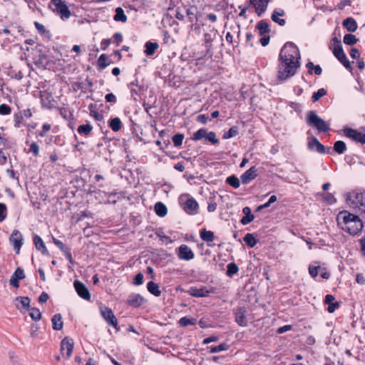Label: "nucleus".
I'll return each mask as SVG.
<instances>
[{
    "label": "nucleus",
    "instance_id": "obj_45",
    "mask_svg": "<svg viewBox=\"0 0 365 365\" xmlns=\"http://www.w3.org/2000/svg\"><path fill=\"white\" fill-rule=\"evenodd\" d=\"M227 349V344H221L218 346H213L210 349V353H217L223 350Z\"/></svg>",
    "mask_w": 365,
    "mask_h": 365
},
{
    "label": "nucleus",
    "instance_id": "obj_38",
    "mask_svg": "<svg viewBox=\"0 0 365 365\" xmlns=\"http://www.w3.org/2000/svg\"><path fill=\"white\" fill-rule=\"evenodd\" d=\"M343 41L345 44L352 46L358 41V38L352 34H345L343 38Z\"/></svg>",
    "mask_w": 365,
    "mask_h": 365
},
{
    "label": "nucleus",
    "instance_id": "obj_5",
    "mask_svg": "<svg viewBox=\"0 0 365 365\" xmlns=\"http://www.w3.org/2000/svg\"><path fill=\"white\" fill-rule=\"evenodd\" d=\"M334 42L333 53L334 56L344 65V66L349 71L352 70V67L349 61L344 50L342 48L341 42L339 38L334 37L332 39Z\"/></svg>",
    "mask_w": 365,
    "mask_h": 365
},
{
    "label": "nucleus",
    "instance_id": "obj_27",
    "mask_svg": "<svg viewBox=\"0 0 365 365\" xmlns=\"http://www.w3.org/2000/svg\"><path fill=\"white\" fill-rule=\"evenodd\" d=\"M145 53L147 56H153L158 48L159 45L157 42L148 41L145 43Z\"/></svg>",
    "mask_w": 365,
    "mask_h": 365
},
{
    "label": "nucleus",
    "instance_id": "obj_46",
    "mask_svg": "<svg viewBox=\"0 0 365 365\" xmlns=\"http://www.w3.org/2000/svg\"><path fill=\"white\" fill-rule=\"evenodd\" d=\"M14 277H15L16 279H23L25 278V274H24V272L22 269L21 268H17L16 269V271L14 272L13 276Z\"/></svg>",
    "mask_w": 365,
    "mask_h": 365
},
{
    "label": "nucleus",
    "instance_id": "obj_64",
    "mask_svg": "<svg viewBox=\"0 0 365 365\" xmlns=\"http://www.w3.org/2000/svg\"><path fill=\"white\" fill-rule=\"evenodd\" d=\"M197 120L202 124H205L207 122V118L205 115L200 114L197 115Z\"/></svg>",
    "mask_w": 365,
    "mask_h": 365
},
{
    "label": "nucleus",
    "instance_id": "obj_16",
    "mask_svg": "<svg viewBox=\"0 0 365 365\" xmlns=\"http://www.w3.org/2000/svg\"><path fill=\"white\" fill-rule=\"evenodd\" d=\"M188 294L195 297H207L210 293L212 292V290L207 289L205 287L201 288H197L192 287L187 291Z\"/></svg>",
    "mask_w": 365,
    "mask_h": 365
},
{
    "label": "nucleus",
    "instance_id": "obj_54",
    "mask_svg": "<svg viewBox=\"0 0 365 365\" xmlns=\"http://www.w3.org/2000/svg\"><path fill=\"white\" fill-rule=\"evenodd\" d=\"M238 267L235 263H230V277L236 274L238 272Z\"/></svg>",
    "mask_w": 365,
    "mask_h": 365
},
{
    "label": "nucleus",
    "instance_id": "obj_53",
    "mask_svg": "<svg viewBox=\"0 0 365 365\" xmlns=\"http://www.w3.org/2000/svg\"><path fill=\"white\" fill-rule=\"evenodd\" d=\"M105 99L108 103H115L117 101L115 96L112 93L106 94Z\"/></svg>",
    "mask_w": 365,
    "mask_h": 365
},
{
    "label": "nucleus",
    "instance_id": "obj_19",
    "mask_svg": "<svg viewBox=\"0 0 365 365\" xmlns=\"http://www.w3.org/2000/svg\"><path fill=\"white\" fill-rule=\"evenodd\" d=\"M309 148L311 150H315L317 152L321 154L326 153V148L322 145L316 138H313L308 143Z\"/></svg>",
    "mask_w": 365,
    "mask_h": 365
},
{
    "label": "nucleus",
    "instance_id": "obj_58",
    "mask_svg": "<svg viewBox=\"0 0 365 365\" xmlns=\"http://www.w3.org/2000/svg\"><path fill=\"white\" fill-rule=\"evenodd\" d=\"M51 129V125L48 123H45L43 125L42 131L39 133V135L41 137H44L46 135V133Z\"/></svg>",
    "mask_w": 365,
    "mask_h": 365
},
{
    "label": "nucleus",
    "instance_id": "obj_57",
    "mask_svg": "<svg viewBox=\"0 0 365 365\" xmlns=\"http://www.w3.org/2000/svg\"><path fill=\"white\" fill-rule=\"evenodd\" d=\"M339 307V302H333L331 304H329L327 308V311L329 313H332L334 312V310Z\"/></svg>",
    "mask_w": 365,
    "mask_h": 365
},
{
    "label": "nucleus",
    "instance_id": "obj_6",
    "mask_svg": "<svg viewBox=\"0 0 365 365\" xmlns=\"http://www.w3.org/2000/svg\"><path fill=\"white\" fill-rule=\"evenodd\" d=\"M51 4L54 6V8H52L51 6H49V7L53 12L59 14L62 19H68L71 16V11L64 1L62 0H51Z\"/></svg>",
    "mask_w": 365,
    "mask_h": 365
},
{
    "label": "nucleus",
    "instance_id": "obj_39",
    "mask_svg": "<svg viewBox=\"0 0 365 365\" xmlns=\"http://www.w3.org/2000/svg\"><path fill=\"white\" fill-rule=\"evenodd\" d=\"M93 129L92 125L90 124L81 125L78 128V132L80 134H84L88 135Z\"/></svg>",
    "mask_w": 365,
    "mask_h": 365
},
{
    "label": "nucleus",
    "instance_id": "obj_37",
    "mask_svg": "<svg viewBox=\"0 0 365 365\" xmlns=\"http://www.w3.org/2000/svg\"><path fill=\"white\" fill-rule=\"evenodd\" d=\"M200 237L206 242H212L215 238L213 232L205 229L200 232Z\"/></svg>",
    "mask_w": 365,
    "mask_h": 365
},
{
    "label": "nucleus",
    "instance_id": "obj_55",
    "mask_svg": "<svg viewBox=\"0 0 365 365\" xmlns=\"http://www.w3.org/2000/svg\"><path fill=\"white\" fill-rule=\"evenodd\" d=\"M319 269V267H309V274L312 277H317V275H318V269Z\"/></svg>",
    "mask_w": 365,
    "mask_h": 365
},
{
    "label": "nucleus",
    "instance_id": "obj_32",
    "mask_svg": "<svg viewBox=\"0 0 365 365\" xmlns=\"http://www.w3.org/2000/svg\"><path fill=\"white\" fill-rule=\"evenodd\" d=\"M334 150L338 154H343L346 150V143L342 140H337L334 144Z\"/></svg>",
    "mask_w": 365,
    "mask_h": 365
},
{
    "label": "nucleus",
    "instance_id": "obj_8",
    "mask_svg": "<svg viewBox=\"0 0 365 365\" xmlns=\"http://www.w3.org/2000/svg\"><path fill=\"white\" fill-rule=\"evenodd\" d=\"M343 132L347 138L351 139L353 141L361 144H365V132L361 133L357 130L350 128H344Z\"/></svg>",
    "mask_w": 365,
    "mask_h": 365
},
{
    "label": "nucleus",
    "instance_id": "obj_59",
    "mask_svg": "<svg viewBox=\"0 0 365 365\" xmlns=\"http://www.w3.org/2000/svg\"><path fill=\"white\" fill-rule=\"evenodd\" d=\"M49 297H48V294L46 292H42L41 294V295L39 296L38 297V302L40 303H45L47 302V300L48 299Z\"/></svg>",
    "mask_w": 365,
    "mask_h": 365
},
{
    "label": "nucleus",
    "instance_id": "obj_10",
    "mask_svg": "<svg viewBox=\"0 0 365 365\" xmlns=\"http://www.w3.org/2000/svg\"><path fill=\"white\" fill-rule=\"evenodd\" d=\"M74 346L73 340L68 336L65 337L61 342V351L63 354V351H66V358L69 359L72 354Z\"/></svg>",
    "mask_w": 365,
    "mask_h": 365
},
{
    "label": "nucleus",
    "instance_id": "obj_50",
    "mask_svg": "<svg viewBox=\"0 0 365 365\" xmlns=\"http://www.w3.org/2000/svg\"><path fill=\"white\" fill-rule=\"evenodd\" d=\"M6 217V206L0 203V222H2Z\"/></svg>",
    "mask_w": 365,
    "mask_h": 365
},
{
    "label": "nucleus",
    "instance_id": "obj_62",
    "mask_svg": "<svg viewBox=\"0 0 365 365\" xmlns=\"http://www.w3.org/2000/svg\"><path fill=\"white\" fill-rule=\"evenodd\" d=\"M218 340V337L217 336H210V337H207L206 339H205L202 341V344H210L211 342H214V341H217Z\"/></svg>",
    "mask_w": 365,
    "mask_h": 365
},
{
    "label": "nucleus",
    "instance_id": "obj_20",
    "mask_svg": "<svg viewBox=\"0 0 365 365\" xmlns=\"http://www.w3.org/2000/svg\"><path fill=\"white\" fill-rule=\"evenodd\" d=\"M257 177V170L255 167L250 168L241 175V180L242 183H249L251 180Z\"/></svg>",
    "mask_w": 365,
    "mask_h": 365
},
{
    "label": "nucleus",
    "instance_id": "obj_23",
    "mask_svg": "<svg viewBox=\"0 0 365 365\" xmlns=\"http://www.w3.org/2000/svg\"><path fill=\"white\" fill-rule=\"evenodd\" d=\"M242 212L245 214V216L241 219L240 222L245 225L251 222L254 220L255 217L252 214L251 209L249 207H245Z\"/></svg>",
    "mask_w": 365,
    "mask_h": 365
},
{
    "label": "nucleus",
    "instance_id": "obj_12",
    "mask_svg": "<svg viewBox=\"0 0 365 365\" xmlns=\"http://www.w3.org/2000/svg\"><path fill=\"white\" fill-rule=\"evenodd\" d=\"M74 287L78 294L83 299L89 300L91 294L86 285L78 280L74 282Z\"/></svg>",
    "mask_w": 365,
    "mask_h": 365
},
{
    "label": "nucleus",
    "instance_id": "obj_13",
    "mask_svg": "<svg viewBox=\"0 0 365 365\" xmlns=\"http://www.w3.org/2000/svg\"><path fill=\"white\" fill-rule=\"evenodd\" d=\"M255 9V12L258 16H261L267 10L270 0H250Z\"/></svg>",
    "mask_w": 365,
    "mask_h": 365
},
{
    "label": "nucleus",
    "instance_id": "obj_49",
    "mask_svg": "<svg viewBox=\"0 0 365 365\" xmlns=\"http://www.w3.org/2000/svg\"><path fill=\"white\" fill-rule=\"evenodd\" d=\"M30 152H31L34 156H38V154H39V146L38 145L35 143V142H33L31 145H30Z\"/></svg>",
    "mask_w": 365,
    "mask_h": 365
},
{
    "label": "nucleus",
    "instance_id": "obj_52",
    "mask_svg": "<svg viewBox=\"0 0 365 365\" xmlns=\"http://www.w3.org/2000/svg\"><path fill=\"white\" fill-rule=\"evenodd\" d=\"M143 282V274L140 272L136 274L135 277L134 278V284L135 285H140Z\"/></svg>",
    "mask_w": 365,
    "mask_h": 365
},
{
    "label": "nucleus",
    "instance_id": "obj_35",
    "mask_svg": "<svg viewBox=\"0 0 365 365\" xmlns=\"http://www.w3.org/2000/svg\"><path fill=\"white\" fill-rule=\"evenodd\" d=\"M197 322L195 318H188L187 317H182L178 321V324L182 327H185L188 325H195Z\"/></svg>",
    "mask_w": 365,
    "mask_h": 365
},
{
    "label": "nucleus",
    "instance_id": "obj_1",
    "mask_svg": "<svg viewBox=\"0 0 365 365\" xmlns=\"http://www.w3.org/2000/svg\"><path fill=\"white\" fill-rule=\"evenodd\" d=\"M278 78L284 81L293 76L300 66V53L297 46L292 42L286 43L279 53Z\"/></svg>",
    "mask_w": 365,
    "mask_h": 365
},
{
    "label": "nucleus",
    "instance_id": "obj_29",
    "mask_svg": "<svg viewBox=\"0 0 365 365\" xmlns=\"http://www.w3.org/2000/svg\"><path fill=\"white\" fill-rule=\"evenodd\" d=\"M198 207V204L196 200H195L193 198L188 199L185 202V210L188 212L191 213L194 211H195Z\"/></svg>",
    "mask_w": 365,
    "mask_h": 365
},
{
    "label": "nucleus",
    "instance_id": "obj_31",
    "mask_svg": "<svg viewBox=\"0 0 365 365\" xmlns=\"http://www.w3.org/2000/svg\"><path fill=\"white\" fill-rule=\"evenodd\" d=\"M147 289L149 292H150L152 294H153L155 297H159L161 294V292L159 289L158 285L152 281L149 282L148 283Z\"/></svg>",
    "mask_w": 365,
    "mask_h": 365
},
{
    "label": "nucleus",
    "instance_id": "obj_2",
    "mask_svg": "<svg viewBox=\"0 0 365 365\" xmlns=\"http://www.w3.org/2000/svg\"><path fill=\"white\" fill-rule=\"evenodd\" d=\"M337 222L341 229L350 235H356L361 231L364 225L358 215L347 211L339 212L337 215Z\"/></svg>",
    "mask_w": 365,
    "mask_h": 365
},
{
    "label": "nucleus",
    "instance_id": "obj_43",
    "mask_svg": "<svg viewBox=\"0 0 365 365\" xmlns=\"http://www.w3.org/2000/svg\"><path fill=\"white\" fill-rule=\"evenodd\" d=\"M30 317L34 321H38L41 318V313L40 310L37 308H32L30 312Z\"/></svg>",
    "mask_w": 365,
    "mask_h": 365
},
{
    "label": "nucleus",
    "instance_id": "obj_42",
    "mask_svg": "<svg viewBox=\"0 0 365 365\" xmlns=\"http://www.w3.org/2000/svg\"><path fill=\"white\" fill-rule=\"evenodd\" d=\"M184 135L181 133L175 134L172 138L173 144L175 147L180 146L182 143Z\"/></svg>",
    "mask_w": 365,
    "mask_h": 365
},
{
    "label": "nucleus",
    "instance_id": "obj_40",
    "mask_svg": "<svg viewBox=\"0 0 365 365\" xmlns=\"http://www.w3.org/2000/svg\"><path fill=\"white\" fill-rule=\"evenodd\" d=\"M207 130L205 128H201L193 133L192 139L193 140H200L203 138H205Z\"/></svg>",
    "mask_w": 365,
    "mask_h": 365
},
{
    "label": "nucleus",
    "instance_id": "obj_51",
    "mask_svg": "<svg viewBox=\"0 0 365 365\" xmlns=\"http://www.w3.org/2000/svg\"><path fill=\"white\" fill-rule=\"evenodd\" d=\"M53 242L63 252L68 249L61 241L56 239L55 237H53Z\"/></svg>",
    "mask_w": 365,
    "mask_h": 365
},
{
    "label": "nucleus",
    "instance_id": "obj_30",
    "mask_svg": "<svg viewBox=\"0 0 365 365\" xmlns=\"http://www.w3.org/2000/svg\"><path fill=\"white\" fill-rule=\"evenodd\" d=\"M155 211L159 217H163L167 215L168 209L163 202H158L155 205Z\"/></svg>",
    "mask_w": 365,
    "mask_h": 365
},
{
    "label": "nucleus",
    "instance_id": "obj_28",
    "mask_svg": "<svg viewBox=\"0 0 365 365\" xmlns=\"http://www.w3.org/2000/svg\"><path fill=\"white\" fill-rule=\"evenodd\" d=\"M115 11V14L113 16V19L115 21L125 23L127 21V16L125 14L124 10L121 7H117Z\"/></svg>",
    "mask_w": 365,
    "mask_h": 365
},
{
    "label": "nucleus",
    "instance_id": "obj_11",
    "mask_svg": "<svg viewBox=\"0 0 365 365\" xmlns=\"http://www.w3.org/2000/svg\"><path fill=\"white\" fill-rule=\"evenodd\" d=\"M178 257L180 259L189 261L194 258V253L186 245H182L178 248Z\"/></svg>",
    "mask_w": 365,
    "mask_h": 365
},
{
    "label": "nucleus",
    "instance_id": "obj_33",
    "mask_svg": "<svg viewBox=\"0 0 365 365\" xmlns=\"http://www.w3.org/2000/svg\"><path fill=\"white\" fill-rule=\"evenodd\" d=\"M243 240L247 244V245L250 247H254L257 242L255 237L252 233H247L245 235Z\"/></svg>",
    "mask_w": 365,
    "mask_h": 365
},
{
    "label": "nucleus",
    "instance_id": "obj_34",
    "mask_svg": "<svg viewBox=\"0 0 365 365\" xmlns=\"http://www.w3.org/2000/svg\"><path fill=\"white\" fill-rule=\"evenodd\" d=\"M110 128L114 131L118 132L122 128V123L119 118H114L110 120Z\"/></svg>",
    "mask_w": 365,
    "mask_h": 365
},
{
    "label": "nucleus",
    "instance_id": "obj_21",
    "mask_svg": "<svg viewBox=\"0 0 365 365\" xmlns=\"http://www.w3.org/2000/svg\"><path fill=\"white\" fill-rule=\"evenodd\" d=\"M285 12L283 9H278L274 10L272 14L271 19L272 20L278 24L279 26H284L286 24V21L283 19H279V16H284Z\"/></svg>",
    "mask_w": 365,
    "mask_h": 365
},
{
    "label": "nucleus",
    "instance_id": "obj_61",
    "mask_svg": "<svg viewBox=\"0 0 365 365\" xmlns=\"http://www.w3.org/2000/svg\"><path fill=\"white\" fill-rule=\"evenodd\" d=\"M113 38L117 46H119L120 43L123 41V36L120 33H115L113 36Z\"/></svg>",
    "mask_w": 365,
    "mask_h": 365
},
{
    "label": "nucleus",
    "instance_id": "obj_7",
    "mask_svg": "<svg viewBox=\"0 0 365 365\" xmlns=\"http://www.w3.org/2000/svg\"><path fill=\"white\" fill-rule=\"evenodd\" d=\"M101 314L105 321L110 326L115 327L117 331H119L118 326V320L114 315L112 309L108 307L103 306L100 308Z\"/></svg>",
    "mask_w": 365,
    "mask_h": 365
},
{
    "label": "nucleus",
    "instance_id": "obj_24",
    "mask_svg": "<svg viewBox=\"0 0 365 365\" xmlns=\"http://www.w3.org/2000/svg\"><path fill=\"white\" fill-rule=\"evenodd\" d=\"M52 328L54 330H61L63 327V322L62 321V317L60 314H56L53 316L51 319Z\"/></svg>",
    "mask_w": 365,
    "mask_h": 365
},
{
    "label": "nucleus",
    "instance_id": "obj_60",
    "mask_svg": "<svg viewBox=\"0 0 365 365\" xmlns=\"http://www.w3.org/2000/svg\"><path fill=\"white\" fill-rule=\"evenodd\" d=\"M350 56L353 58H359L360 56L359 50L356 48H352L350 51Z\"/></svg>",
    "mask_w": 365,
    "mask_h": 365
},
{
    "label": "nucleus",
    "instance_id": "obj_15",
    "mask_svg": "<svg viewBox=\"0 0 365 365\" xmlns=\"http://www.w3.org/2000/svg\"><path fill=\"white\" fill-rule=\"evenodd\" d=\"M145 302V299L139 294H131L128 298L127 303L131 307H138Z\"/></svg>",
    "mask_w": 365,
    "mask_h": 365
},
{
    "label": "nucleus",
    "instance_id": "obj_22",
    "mask_svg": "<svg viewBox=\"0 0 365 365\" xmlns=\"http://www.w3.org/2000/svg\"><path fill=\"white\" fill-rule=\"evenodd\" d=\"M34 243L36 250L41 251L43 255H47L48 253L43 240L38 235H36L34 237Z\"/></svg>",
    "mask_w": 365,
    "mask_h": 365
},
{
    "label": "nucleus",
    "instance_id": "obj_63",
    "mask_svg": "<svg viewBox=\"0 0 365 365\" xmlns=\"http://www.w3.org/2000/svg\"><path fill=\"white\" fill-rule=\"evenodd\" d=\"M111 40L109 38L107 39H103L101 45V49L106 50L107 47L110 44Z\"/></svg>",
    "mask_w": 365,
    "mask_h": 365
},
{
    "label": "nucleus",
    "instance_id": "obj_25",
    "mask_svg": "<svg viewBox=\"0 0 365 365\" xmlns=\"http://www.w3.org/2000/svg\"><path fill=\"white\" fill-rule=\"evenodd\" d=\"M343 26L350 32H354L357 29V24L351 17L346 18L343 21Z\"/></svg>",
    "mask_w": 365,
    "mask_h": 365
},
{
    "label": "nucleus",
    "instance_id": "obj_9",
    "mask_svg": "<svg viewBox=\"0 0 365 365\" xmlns=\"http://www.w3.org/2000/svg\"><path fill=\"white\" fill-rule=\"evenodd\" d=\"M9 240L14 246V249L16 254L19 253L20 248L23 245V237L22 235L17 230H15L11 233Z\"/></svg>",
    "mask_w": 365,
    "mask_h": 365
},
{
    "label": "nucleus",
    "instance_id": "obj_44",
    "mask_svg": "<svg viewBox=\"0 0 365 365\" xmlns=\"http://www.w3.org/2000/svg\"><path fill=\"white\" fill-rule=\"evenodd\" d=\"M205 140L210 142L212 144H216L218 142V140L216 138V135L214 132H207Z\"/></svg>",
    "mask_w": 365,
    "mask_h": 365
},
{
    "label": "nucleus",
    "instance_id": "obj_26",
    "mask_svg": "<svg viewBox=\"0 0 365 365\" xmlns=\"http://www.w3.org/2000/svg\"><path fill=\"white\" fill-rule=\"evenodd\" d=\"M256 29L259 31V34L261 36L265 35L266 34H269L270 32L268 23L264 20H262L257 23Z\"/></svg>",
    "mask_w": 365,
    "mask_h": 365
},
{
    "label": "nucleus",
    "instance_id": "obj_18",
    "mask_svg": "<svg viewBox=\"0 0 365 365\" xmlns=\"http://www.w3.org/2000/svg\"><path fill=\"white\" fill-rule=\"evenodd\" d=\"M247 310L244 307H240L235 312V321L236 322L242 327H245L247 324L246 319Z\"/></svg>",
    "mask_w": 365,
    "mask_h": 365
},
{
    "label": "nucleus",
    "instance_id": "obj_3",
    "mask_svg": "<svg viewBox=\"0 0 365 365\" xmlns=\"http://www.w3.org/2000/svg\"><path fill=\"white\" fill-rule=\"evenodd\" d=\"M348 205L365 218V191H352L346 195Z\"/></svg>",
    "mask_w": 365,
    "mask_h": 365
},
{
    "label": "nucleus",
    "instance_id": "obj_14",
    "mask_svg": "<svg viewBox=\"0 0 365 365\" xmlns=\"http://www.w3.org/2000/svg\"><path fill=\"white\" fill-rule=\"evenodd\" d=\"M41 100L42 106L44 108L51 109L56 107V102L53 99V96L50 93H41Z\"/></svg>",
    "mask_w": 365,
    "mask_h": 365
},
{
    "label": "nucleus",
    "instance_id": "obj_47",
    "mask_svg": "<svg viewBox=\"0 0 365 365\" xmlns=\"http://www.w3.org/2000/svg\"><path fill=\"white\" fill-rule=\"evenodd\" d=\"M240 180L235 175L230 176V185L235 188L240 187Z\"/></svg>",
    "mask_w": 365,
    "mask_h": 365
},
{
    "label": "nucleus",
    "instance_id": "obj_56",
    "mask_svg": "<svg viewBox=\"0 0 365 365\" xmlns=\"http://www.w3.org/2000/svg\"><path fill=\"white\" fill-rule=\"evenodd\" d=\"M34 25L36 29L40 34H43L46 33V29L43 24H40L39 22L35 21Z\"/></svg>",
    "mask_w": 365,
    "mask_h": 365
},
{
    "label": "nucleus",
    "instance_id": "obj_17",
    "mask_svg": "<svg viewBox=\"0 0 365 365\" xmlns=\"http://www.w3.org/2000/svg\"><path fill=\"white\" fill-rule=\"evenodd\" d=\"M15 302L16 307L21 312L27 310L30 306V299L27 297H18Z\"/></svg>",
    "mask_w": 365,
    "mask_h": 365
},
{
    "label": "nucleus",
    "instance_id": "obj_4",
    "mask_svg": "<svg viewBox=\"0 0 365 365\" xmlns=\"http://www.w3.org/2000/svg\"><path fill=\"white\" fill-rule=\"evenodd\" d=\"M306 120L309 125L315 128L319 132L325 133L330 129L329 125L314 110L307 113Z\"/></svg>",
    "mask_w": 365,
    "mask_h": 365
},
{
    "label": "nucleus",
    "instance_id": "obj_36",
    "mask_svg": "<svg viewBox=\"0 0 365 365\" xmlns=\"http://www.w3.org/2000/svg\"><path fill=\"white\" fill-rule=\"evenodd\" d=\"M108 60V58L106 54H101L100 56V57L98 59V66L99 68V70H103L109 65Z\"/></svg>",
    "mask_w": 365,
    "mask_h": 365
},
{
    "label": "nucleus",
    "instance_id": "obj_41",
    "mask_svg": "<svg viewBox=\"0 0 365 365\" xmlns=\"http://www.w3.org/2000/svg\"><path fill=\"white\" fill-rule=\"evenodd\" d=\"M327 90L324 88H320L317 92H314L312 96V100L313 102L318 101L322 97L327 95Z\"/></svg>",
    "mask_w": 365,
    "mask_h": 365
},
{
    "label": "nucleus",
    "instance_id": "obj_48",
    "mask_svg": "<svg viewBox=\"0 0 365 365\" xmlns=\"http://www.w3.org/2000/svg\"><path fill=\"white\" fill-rule=\"evenodd\" d=\"M11 109L6 104L0 105V115H9L11 113Z\"/></svg>",
    "mask_w": 365,
    "mask_h": 365
}]
</instances>
